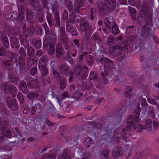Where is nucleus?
<instances>
[{"instance_id":"obj_56","label":"nucleus","mask_w":159,"mask_h":159,"mask_svg":"<svg viewBox=\"0 0 159 159\" xmlns=\"http://www.w3.org/2000/svg\"><path fill=\"white\" fill-rule=\"evenodd\" d=\"M68 10L70 12H72L73 11V6L72 2L70 0H67Z\"/></svg>"},{"instance_id":"obj_43","label":"nucleus","mask_w":159,"mask_h":159,"mask_svg":"<svg viewBox=\"0 0 159 159\" xmlns=\"http://www.w3.org/2000/svg\"><path fill=\"white\" fill-rule=\"evenodd\" d=\"M125 80V78L123 75L121 74H119L116 75L114 78V80L116 82H123Z\"/></svg>"},{"instance_id":"obj_25","label":"nucleus","mask_w":159,"mask_h":159,"mask_svg":"<svg viewBox=\"0 0 159 159\" xmlns=\"http://www.w3.org/2000/svg\"><path fill=\"white\" fill-rule=\"evenodd\" d=\"M91 39L93 40L95 43H98V44H101L102 42V40L97 33L94 34L92 37Z\"/></svg>"},{"instance_id":"obj_13","label":"nucleus","mask_w":159,"mask_h":159,"mask_svg":"<svg viewBox=\"0 0 159 159\" xmlns=\"http://www.w3.org/2000/svg\"><path fill=\"white\" fill-rule=\"evenodd\" d=\"M104 4L109 10H111L114 9L116 6V0H103Z\"/></svg>"},{"instance_id":"obj_42","label":"nucleus","mask_w":159,"mask_h":159,"mask_svg":"<svg viewBox=\"0 0 159 159\" xmlns=\"http://www.w3.org/2000/svg\"><path fill=\"white\" fill-rule=\"evenodd\" d=\"M110 152V150L109 149H105L103 150L100 155L103 156L106 159H108Z\"/></svg>"},{"instance_id":"obj_2","label":"nucleus","mask_w":159,"mask_h":159,"mask_svg":"<svg viewBox=\"0 0 159 159\" xmlns=\"http://www.w3.org/2000/svg\"><path fill=\"white\" fill-rule=\"evenodd\" d=\"M96 57L97 61L98 62L101 63L103 61L104 67L106 68H113L115 67L116 62L114 61L110 60L109 59L106 57L102 58L97 53H96Z\"/></svg>"},{"instance_id":"obj_38","label":"nucleus","mask_w":159,"mask_h":159,"mask_svg":"<svg viewBox=\"0 0 159 159\" xmlns=\"http://www.w3.org/2000/svg\"><path fill=\"white\" fill-rule=\"evenodd\" d=\"M56 154L55 153L51 154L46 153L44 155L43 159H56Z\"/></svg>"},{"instance_id":"obj_12","label":"nucleus","mask_w":159,"mask_h":159,"mask_svg":"<svg viewBox=\"0 0 159 159\" xmlns=\"http://www.w3.org/2000/svg\"><path fill=\"white\" fill-rule=\"evenodd\" d=\"M27 85L29 88H36L39 86L38 83L31 77L27 76L26 78Z\"/></svg>"},{"instance_id":"obj_8","label":"nucleus","mask_w":159,"mask_h":159,"mask_svg":"<svg viewBox=\"0 0 159 159\" xmlns=\"http://www.w3.org/2000/svg\"><path fill=\"white\" fill-rule=\"evenodd\" d=\"M90 80L93 81L94 84L96 88L101 87V83L100 82V80L97 74L94 73L93 71L91 72L90 75Z\"/></svg>"},{"instance_id":"obj_44","label":"nucleus","mask_w":159,"mask_h":159,"mask_svg":"<svg viewBox=\"0 0 159 159\" xmlns=\"http://www.w3.org/2000/svg\"><path fill=\"white\" fill-rule=\"evenodd\" d=\"M9 92L14 96L15 95L17 92V89L16 87L12 84L9 85Z\"/></svg>"},{"instance_id":"obj_54","label":"nucleus","mask_w":159,"mask_h":159,"mask_svg":"<svg viewBox=\"0 0 159 159\" xmlns=\"http://www.w3.org/2000/svg\"><path fill=\"white\" fill-rule=\"evenodd\" d=\"M1 131L2 132V134L4 135V136H5L7 138H11V133L10 130L7 129L6 130H4V131Z\"/></svg>"},{"instance_id":"obj_24","label":"nucleus","mask_w":159,"mask_h":159,"mask_svg":"<svg viewBox=\"0 0 159 159\" xmlns=\"http://www.w3.org/2000/svg\"><path fill=\"white\" fill-rule=\"evenodd\" d=\"M48 111L52 114L55 115L56 114V109L54 107L53 104L50 102H49Z\"/></svg>"},{"instance_id":"obj_10","label":"nucleus","mask_w":159,"mask_h":159,"mask_svg":"<svg viewBox=\"0 0 159 159\" xmlns=\"http://www.w3.org/2000/svg\"><path fill=\"white\" fill-rule=\"evenodd\" d=\"M122 148L120 146L114 147L111 151L112 156L114 158H118L122 155Z\"/></svg>"},{"instance_id":"obj_62","label":"nucleus","mask_w":159,"mask_h":159,"mask_svg":"<svg viewBox=\"0 0 159 159\" xmlns=\"http://www.w3.org/2000/svg\"><path fill=\"white\" fill-rule=\"evenodd\" d=\"M17 98L19 100L21 104L24 102V98L23 94L20 92L18 93Z\"/></svg>"},{"instance_id":"obj_34","label":"nucleus","mask_w":159,"mask_h":159,"mask_svg":"<svg viewBox=\"0 0 159 159\" xmlns=\"http://www.w3.org/2000/svg\"><path fill=\"white\" fill-rule=\"evenodd\" d=\"M69 157H70L69 156L67 150L65 149L64 150L62 154L59 156L57 159H68Z\"/></svg>"},{"instance_id":"obj_14","label":"nucleus","mask_w":159,"mask_h":159,"mask_svg":"<svg viewBox=\"0 0 159 159\" xmlns=\"http://www.w3.org/2000/svg\"><path fill=\"white\" fill-rule=\"evenodd\" d=\"M20 71L21 73L24 72L25 68V58L21 56L19 57V61Z\"/></svg>"},{"instance_id":"obj_36","label":"nucleus","mask_w":159,"mask_h":159,"mask_svg":"<svg viewBox=\"0 0 159 159\" xmlns=\"http://www.w3.org/2000/svg\"><path fill=\"white\" fill-rule=\"evenodd\" d=\"M152 16L151 14L148 13L145 17V21L146 24L150 25L152 23Z\"/></svg>"},{"instance_id":"obj_61","label":"nucleus","mask_w":159,"mask_h":159,"mask_svg":"<svg viewBox=\"0 0 159 159\" xmlns=\"http://www.w3.org/2000/svg\"><path fill=\"white\" fill-rule=\"evenodd\" d=\"M9 80L12 83H15L16 80V76L12 74H9L8 77Z\"/></svg>"},{"instance_id":"obj_27","label":"nucleus","mask_w":159,"mask_h":159,"mask_svg":"<svg viewBox=\"0 0 159 159\" xmlns=\"http://www.w3.org/2000/svg\"><path fill=\"white\" fill-rule=\"evenodd\" d=\"M26 19L28 21H30L34 18V14L32 10L27 9L26 10Z\"/></svg>"},{"instance_id":"obj_47","label":"nucleus","mask_w":159,"mask_h":159,"mask_svg":"<svg viewBox=\"0 0 159 159\" xmlns=\"http://www.w3.org/2000/svg\"><path fill=\"white\" fill-rule=\"evenodd\" d=\"M27 32L28 34L30 37H31L33 36L35 32V29L34 27L33 26H30L27 30Z\"/></svg>"},{"instance_id":"obj_9","label":"nucleus","mask_w":159,"mask_h":159,"mask_svg":"<svg viewBox=\"0 0 159 159\" xmlns=\"http://www.w3.org/2000/svg\"><path fill=\"white\" fill-rule=\"evenodd\" d=\"M152 27H148L144 26L143 27L141 30V33L147 39H149L152 36L153 31L150 30Z\"/></svg>"},{"instance_id":"obj_6","label":"nucleus","mask_w":159,"mask_h":159,"mask_svg":"<svg viewBox=\"0 0 159 159\" xmlns=\"http://www.w3.org/2000/svg\"><path fill=\"white\" fill-rule=\"evenodd\" d=\"M6 101L7 106L9 108L13 110H16L18 109V105L15 99L7 97L6 98Z\"/></svg>"},{"instance_id":"obj_63","label":"nucleus","mask_w":159,"mask_h":159,"mask_svg":"<svg viewBox=\"0 0 159 159\" xmlns=\"http://www.w3.org/2000/svg\"><path fill=\"white\" fill-rule=\"evenodd\" d=\"M70 95L67 91H65L61 94V98L62 100H63L67 98H70Z\"/></svg>"},{"instance_id":"obj_21","label":"nucleus","mask_w":159,"mask_h":159,"mask_svg":"<svg viewBox=\"0 0 159 159\" xmlns=\"http://www.w3.org/2000/svg\"><path fill=\"white\" fill-rule=\"evenodd\" d=\"M133 89L132 88L128 85L125 86V96L126 98H130L132 94Z\"/></svg>"},{"instance_id":"obj_1","label":"nucleus","mask_w":159,"mask_h":159,"mask_svg":"<svg viewBox=\"0 0 159 159\" xmlns=\"http://www.w3.org/2000/svg\"><path fill=\"white\" fill-rule=\"evenodd\" d=\"M139 105L137 107V109L135 110V112L137 114L136 115L135 117L134 118L132 115H130L128 118L127 120L126 125L127 128L123 129L121 133V136L126 141V138L128 137L127 135L130 136V133L129 131L133 128L134 130H135L138 128V131L141 132L142 130L147 129L148 128L150 127L151 126L152 120L148 119L146 122V127L142 125L139 123V113L141 108L139 107Z\"/></svg>"},{"instance_id":"obj_23","label":"nucleus","mask_w":159,"mask_h":159,"mask_svg":"<svg viewBox=\"0 0 159 159\" xmlns=\"http://www.w3.org/2000/svg\"><path fill=\"white\" fill-rule=\"evenodd\" d=\"M19 89L25 94H27L28 93L29 90L26 83L25 82H22L20 84Z\"/></svg>"},{"instance_id":"obj_33","label":"nucleus","mask_w":159,"mask_h":159,"mask_svg":"<svg viewBox=\"0 0 159 159\" xmlns=\"http://www.w3.org/2000/svg\"><path fill=\"white\" fill-rule=\"evenodd\" d=\"M0 125L1 131H4L7 129L8 126V123L7 121L3 120L1 123H0Z\"/></svg>"},{"instance_id":"obj_58","label":"nucleus","mask_w":159,"mask_h":159,"mask_svg":"<svg viewBox=\"0 0 159 159\" xmlns=\"http://www.w3.org/2000/svg\"><path fill=\"white\" fill-rule=\"evenodd\" d=\"M140 101H141V104L142 107L144 108H146L148 106V104L147 103L146 100L144 98H139Z\"/></svg>"},{"instance_id":"obj_3","label":"nucleus","mask_w":159,"mask_h":159,"mask_svg":"<svg viewBox=\"0 0 159 159\" xmlns=\"http://www.w3.org/2000/svg\"><path fill=\"white\" fill-rule=\"evenodd\" d=\"M109 51L112 54L113 58L116 61H120L123 58L124 53L116 48V47H111Z\"/></svg>"},{"instance_id":"obj_64","label":"nucleus","mask_w":159,"mask_h":159,"mask_svg":"<svg viewBox=\"0 0 159 159\" xmlns=\"http://www.w3.org/2000/svg\"><path fill=\"white\" fill-rule=\"evenodd\" d=\"M18 17V15L16 12H14L11 15L10 18L12 20H17Z\"/></svg>"},{"instance_id":"obj_49","label":"nucleus","mask_w":159,"mask_h":159,"mask_svg":"<svg viewBox=\"0 0 159 159\" xmlns=\"http://www.w3.org/2000/svg\"><path fill=\"white\" fill-rule=\"evenodd\" d=\"M18 21L19 22L22 24H25L26 23V22L24 18V14H19L18 15Z\"/></svg>"},{"instance_id":"obj_20","label":"nucleus","mask_w":159,"mask_h":159,"mask_svg":"<svg viewBox=\"0 0 159 159\" xmlns=\"http://www.w3.org/2000/svg\"><path fill=\"white\" fill-rule=\"evenodd\" d=\"M11 46L12 47L17 49L19 48L20 46V42L18 39L15 38H12L11 39Z\"/></svg>"},{"instance_id":"obj_40","label":"nucleus","mask_w":159,"mask_h":159,"mask_svg":"<svg viewBox=\"0 0 159 159\" xmlns=\"http://www.w3.org/2000/svg\"><path fill=\"white\" fill-rule=\"evenodd\" d=\"M48 53L50 55H52L55 52V48L54 44L52 43H50L48 50Z\"/></svg>"},{"instance_id":"obj_29","label":"nucleus","mask_w":159,"mask_h":159,"mask_svg":"<svg viewBox=\"0 0 159 159\" xmlns=\"http://www.w3.org/2000/svg\"><path fill=\"white\" fill-rule=\"evenodd\" d=\"M116 40L114 37L112 35H110L107 37L106 40L108 45L111 46L114 44L116 42Z\"/></svg>"},{"instance_id":"obj_46","label":"nucleus","mask_w":159,"mask_h":159,"mask_svg":"<svg viewBox=\"0 0 159 159\" xmlns=\"http://www.w3.org/2000/svg\"><path fill=\"white\" fill-rule=\"evenodd\" d=\"M72 23H71L70 21H68L66 22V30L68 32H70L72 30L74 29V28L73 26Z\"/></svg>"},{"instance_id":"obj_4","label":"nucleus","mask_w":159,"mask_h":159,"mask_svg":"<svg viewBox=\"0 0 159 159\" xmlns=\"http://www.w3.org/2000/svg\"><path fill=\"white\" fill-rule=\"evenodd\" d=\"M80 30L82 31H84L86 36L88 37L92 31V26L91 24L88 22H85L84 20H81L80 24Z\"/></svg>"},{"instance_id":"obj_32","label":"nucleus","mask_w":159,"mask_h":159,"mask_svg":"<svg viewBox=\"0 0 159 159\" xmlns=\"http://www.w3.org/2000/svg\"><path fill=\"white\" fill-rule=\"evenodd\" d=\"M11 61L7 60L2 61V67L5 70H7L11 66Z\"/></svg>"},{"instance_id":"obj_52","label":"nucleus","mask_w":159,"mask_h":159,"mask_svg":"<svg viewBox=\"0 0 159 159\" xmlns=\"http://www.w3.org/2000/svg\"><path fill=\"white\" fill-rule=\"evenodd\" d=\"M87 64L90 66L93 65L94 61L91 55L88 56L86 60Z\"/></svg>"},{"instance_id":"obj_11","label":"nucleus","mask_w":159,"mask_h":159,"mask_svg":"<svg viewBox=\"0 0 159 159\" xmlns=\"http://www.w3.org/2000/svg\"><path fill=\"white\" fill-rule=\"evenodd\" d=\"M112 47H116V48L120 51L123 49H128L129 48V46L126 41H120L118 42L116 46Z\"/></svg>"},{"instance_id":"obj_39","label":"nucleus","mask_w":159,"mask_h":159,"mask_svg":"<svg viewBox=\"0 0 159 159\" xmlns=\"http://www.w3.org/2000/svg\"><path fill=\"white\" fill-rule=\"evenodd\" d=\"M32 43L34 46L36 48L38 49L41 47V43L40 40L33 39L32 40Z\"/></svg>"},{"instance_id":"obj_7","label":"nucleus","mask_w":159,"mask_h":159,"mask_svg":"<svg viewBox=\"0 0 159 159\" xmlns=\"http://www.w3.org/2000/svg\"><path fill=\"white\" fill-rule=\"evenodd\" d=\"M75 73L76 76L80 80L85 79L88 75L87 72L83 71L80 66L76 68Z\"/></svg>"},{"instance_id":"obj_16","label":"nucleus","mask_w":159,"mask_h":159,"mask_svg":"<svg viewBox=\"0 0 159 159\" xmlns=\"http://www.w3.org/2000/svg\"><path fill=\"white\" fill-rule=\"evenodd\" d=\"M57 82L59 84V88L61 90H64L66 87V79L63 76H61L58 79Z\"/></svg>"},{"instance_id":"obj_41","label":"nucleus","mask_w":159,"mask_h":159,"mask_svg":"<svg viewBox=\"0 0 159 159\" xmlns=\"http://www.w3.org/2000/svg\"><path fill=\"white\" fill-rule=\"evenodd\" d=\"M54 19L55 22V25L58 27L60 26V19L59 14L58 13H56L54 16Z\"/></svg>"},{"instance_id":"obj_17","label":"nucleus","mask_w":159,"mask_h":159,"mask_svg":"<svg viewBox=\"0 0 159 159\" xmlns=\"http://www.w3.org/2000/svg\"><path fill=\"white\" fill-rule=\"evenodd\" d=\"M43 27L45 31V34L47 35L50 37L51 36H53V38H55L56 37L55 34L50 29H49L48 26L46 23H44L43 25Z\"/></svg>"},{"instance_id":"obj_5","label":"nucleus","mask_w":159,"mask_h":159,"mask_svg":"<svg viewBox=\"0 0 159 159\" xmlns=\"http://www.w3.org/2000/svg\"><path fill=\"white\" fill-rule=\"evenodd\" d=\"M148 6L146 4L143 5L141 11L139 13V16L137 18V21L139 24H141L142 18L145 17L148 14Z\"/></svg>"},{"instance_id":"obj_48","label":"nucleus","mask_w":159,"mask_h":159,"mask_svg":"<svg viewBox=\"0 0 159 159\" xmlns=\"http://www.w3.org/2000/svg\"><path fill=\"white\" fill-rule=\"evenodd\" d=\"M27 49V54L28 56H32L34 55L35 52V50L31 46L30 47Z\"/></svg>"},{"instance_id":"obj_26","label":"nucleus","mask_w":159,"mask_h":159,"mask_svg":"<svg viewBox=\"0 0 159 159\" xmlns=\"http://www.w3.org/2000/svg\"><path fill=\"white\" fill-rule=\"evenodd\" d=\"M59 69L61 72L66 75H68L69 68L64 65H61L59 66Z\"/></svg>"},{"instance_id":"obj_28","label":"nucleus","mask_w":159,"mask_h":159,"mask_svg":"<svg viewBox=\"0 0 159 159\" xmlns=\"http://www.w3.org/2000/svg\"><path fill=\"white\" fill-rule=\"evenodd\" d=\"M127 108V101H125L124 102L121 103L120 108L119 112L120 113H123L126 110Z\"/></svg>"},{"instance_id":"obj_19","label":"nucleus","mask_w":159,"mask_h":159,"mask_svg":"<svg viewBox=\"0 0 159 159\" xmlns=\"http://www.w3.org/2000/svg\"><path fill=\"white\" fill-rule=\"evenodd\" d=\"M64 52V49L62 48V46L58 43L56 46V53L57 57H60L63 55Z\"/></svg>"},{"instance_id":"obj_18","label":"nucleus","mask_w":159,"mask_h":159,"mask_svg":"<svg viewBox=\"0 0 159 159\" xmlns=\"http://www.w3.org/2000/svg\"><path fill=\"white\" fill-rule=\"evenodd\" d=\"M39 96V94L36 92H30L27 94V97L28 99V102L31 105L34 101V98H38Z\"/></svg>"},{"instance_id":"obj_51","label":"nucleus","mask_w":159,"mask_h":159,"mask_svg":"<svg viewBox=\"0 0 159 159\" xmlns=\"http://www.w3.org/2000/svg\"><path fill=\"white\" fill-rule=\"evenodd\" d=\"M83 96V93L77 91L73 94V97L76 100H79L81 97Z\"/></svg>"},{"instance_id":"obj_50","label":"nucleus","mask_w":159,"mask_h":159,"mask_svg":"<svg viewBox=\"0 0 159 159\" xmlns=\"http://www.w3.org/2000/svg\"><path fill=\"white\" fill-rule=\"evenodd\" d=\"M20 43L23 45L25 48L26 49L30 47L29 41L26 39H23L21 41Z\"/></svg>"},{"instance_id":"obj_59","label":"nucleus","mask_w":159,"mask_h":159,"mask_svg":"<svg viewBox=\"0 0 159 159\" xmlns=\"http://www.w3.org/2000/svg\"><path fill=\"white\" fill-rule=\"evenodd\" d=\"M36 33L40 36H41L43 34V29L39 25L36 26Z\"/></svg>"},{"instance_id":"obj_15","label":"nucleus","mask_w":159,"mask_h":159,"mask_svg":"<svg viewBox=\"0 0 159 159\" xmlns=\"http://www.w3.org/2000/svg\"><path fill=\"white\" fill-rule=\"evenodd\" d=\"M86 0H75L74 7L75 11L78 13L80 12V8L84 6Z\"/></svg>"},{"instance_id":"obj_22","label":"nucleus","mask_w":159,"mask_h":159,"mask_svg":"<svg viewBox=\"0 0 159 159\" xmlns=\"http://www.w3.org/2000/svg\"><path fill=\"white\" fill-rule=\"evenodd\" d=\"M39 67L42 75L46 76L48 73V70L45 65L39 64Z\"/></svg>"},{"instance_id":"obj_60","label":"nucleus","mask_w":159,"mask_h":159,"mask_svg":"<svg viewBox=\"0 0 159 159\" xmlns=\"http://www.w3.org/2000/svg\"><path fill=\"white\" fill-rule=\"evenodd\" d=\"M104 23L106 25L105 26L106 27L111 29V23L107 18H106L104 19Z\"/></svg>"},{"instance_id":"obj_45","label":"nucleus","mask_w":159,"mask_h":159,"mask_svg":"<svg viewBox=\"0 0 159 159\" xmlns=\"http://www.w3.org/2000/svg\"><path fill=\"white\" fill-rule=\"evenodd\" d=\"M151 152V150L148 148H147L142 151L140 153L142 155L143 158H146L149 155Z\"/></svg>"},{"instance_id":"obj_57","label":"nucleus","mask_w":159,"mask_h":159,"mask_svg":"<svg viewBox=\"0 0 159 159\" xmlns=\"http://www.w3.org/2000/svg\"><path fill=\"white\" fill-rule=\"evenodd\" d=\"M89 15L91 16V18L93 20L96 15V10L93 8H91L89 12Z\"/></svg>"},{"instance_id":"obj_30","label":"nucleus","mask_w":159,"mask_h":159,"mask_svg":"<svg viewBox=\"0 0 159 159\" xmlns=\"http://www.w3.org/2000/svg\"><path fill=\"white\" fill-rule=\"evenodd\" d=\"M46 18L49 25L50 26H52L53 23V20L52 15L48 13L47 14Z\"/></svg>"},{"instance_id":"obj_31","label":"nucleus","mask_w":159,"mask_h":159,"mask_svg":"<svg viewBox=\"0 0 159 159\" xmlns=\"http://www.w3.org/2000/svg\"><path fill=\"white\" fill-rule=\"evenodd\" d=\"M2 41L4 46L8 48L9 46L8 38L6 35L3 34L2 36Z\"/></svg>"},{"instance_id":"obj_53","label":"nucleus","mask_w":159,"mask_h":159,"mask_svg":"<svg viewBox=\"0 0 159 159\" xmlns=\"http://www.w3.org/2000/svg\"><path fill=\"white\" fill-rule=\"evenodd\" d=\"M111 32L114 34L119 33V30L116 23H114L112 25Z\"/></svg>"},{"instance_id":"obj_37","label":"nucleus","mask_w":159,"mask_h":159,"mask_svg":"<svg viewBox=\"0 0 159 159\" xmlns=\"http://www.w3.org/2000/svg\"><path fill=\"white\" fill-rule=\"evenodd\" d=\"M32 7L34 8L35 10L36 11L38 12L41 11L42 6L40 4V3L38 0H36V3Z\"/></svg>"},{"instance_id":"obj_55","label":"nucleus","mask_w":159,"mask_h":159,"mask_svg":"<svg viewBox=\"0 0 159 159\" xmlns=\"http://www.w3.org/2000/svg\"><path fill=\"white\" fill-rule=\"evenodd\" d=\"M52 72L54 78L58 80L60 78V73L56 69H53Z\"/></svg>"},{"instance_id":"obj_35","label":"nucleus","mask_w":159,"mask_h":159,"mask_svg":"<svg viewBox=\"0 0 159 159\" xmlns=\"http://www.w3.org/2000/svg\"><path fill=\"white\" fill-rule=\"evenodd\" d=\"M8 55L11 58V61L14 63H16V66H17V65L18 59H17V57L15 55V53L12 52H9L8 53Z\"/></svg>"}]
</instances>
